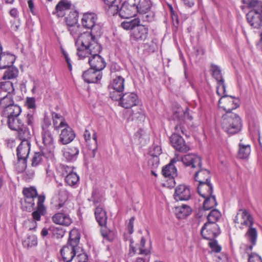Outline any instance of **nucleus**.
I'll return each mask as SVG.
<instances>
[{
    "label": "nucleus",
    "instance_id": "obj_1",
    "mask_svg": "<svg viewBox=\"0 0 262 262\" xmlns=\"http://www.w3.org/2000/svg\"><path fill=\"white\" fill-rule=\"evenodd\" d=\"M82 38L79 44L76 45L78 58H88L91 68L100 72L106 66L104 58L99 54L101 50L100 45L98 41L90 42L92 37L89 35H84Z\"/></svg>",
    "mask_w": 262,
    "mask_h": 262
},
{
    "label": "nucleus",
    "instance_id": "obj_2",
    "mask_svg": "<svg viewBox=\"0 0 262 262\" xmlns=\"http://www.w3.org/2000/svg\"><path fill=\"white\" fill-rule=\"evenodd\" d=\"M97 21V15L94 12H87L82 14L81 19V25L85 29H90L91 32H84L82 34L76 41V45L79 44V42L80 40L81 41L84 35H89L92 37L90 42L98 41V38L102 34V26Z\"/></svg>",
    "mask_w": 262,
    "mask_h": 262
},
{
    "label": "nucleus",
    "instance_id": "obj_3",
    "mask_svg": "<svg viewBox=\"0 0 262 262\" xmlns=\"http://www.w3.org/2000/svg\"><path fill=\"white\" fill-rule=\"evenodd\" d=\"M123 71L119 67H112L111 80L108 86L110 97L112 100L118 101L120 98L124 89V78L122 76Z\"/></svg>",
    "mask_w": 262,
    "mask_h": 262
},
{
    "label": "nucleus",
    "instance_id": "obj_4",
    "mask_svg": "<svg viewBox=\"0 0 262 262\" xmlns=\"http://www.w3.org/2000/svg\"><path fill=\"white\" fill-rule=\"evenodd\" d=\"M80 235L77 230H72L69 233V239L66 245L60 250V253L64 262H71L77 253L79 252L78 244Z\"/></svg>",
    "mask_w": 262,
    "mask_h": 262
},
{
    "label": "nucleus",
    "instance_id": "obj_5",
    "mask_svg": "<svg viewBox=\"0 0 262 262\" xmlns=\"http://www.w3.org/2000/svg\"><path fill=\"white\" fill-rule=\"evenodd\" d=\"M221 124L223 129L229 134H235L242 128V120L239 116L235 113H228L223 115Z\"/></svg>",
    "mask_w": 262,
    "mask_h": 262
},
{
    "label": "nucleus",
    "instance_id": "obj_6",
    "mask_svg": "<svg viewBox=\"0 0 262 262\" xmlns=\"http://www.w3.org/2000/svg\"><path fill=\"white\" fill-rule=\"evenodd\" d=\"M7 122L11 130L18 132L19 138H31V134L29 128L18 117L10 118L7 120Z\"/></svg>",
    "mask_w": 262,
    "mask_h": 262
},
{
    "label": "nucleus",
    "instance_id": "obj_7",
    "mask_svg": "<svg viewBox=\"0 0 262 262\" xmlns=\"http://www.w3.org/2000/svg\"><path fill=\"white\" fill-rule=\"evenodd\" d=\"M68 198V193L62 187L61 184L57 186V190L51 201V207L55 210H58L63 207Z\"/></svg>",
    "mask_w": 262,
    "mask_h": 262
},
{
    "label": "nucleus",
    "instance_id": "obj_8",
    "mask_svg": "<svg viewBox=\"0 0 262 262\" xmlns=\"http://www.w3.org/2000/svg\"><path fill=\"white\" fill-rule=\"evenodd\" d=\"M119 13V16L122 18H128L135 16L138 12L136 3L133 0L125 1L122 4L121 8L118 10L114 11V14Z\"/></svg>",
    "mask_w": 262,
    "mask_h": 262
},
{
    "label": "nucleus",
    "instance_id": "obj_9",
    "mask_svg": "<svg viewBox=\"0 0 262 262\" xmlns=\"http://www.w3.org/2000/svg\"><path fill=\"white\" fill-rule=\"evenodd\" d=\"M219 107L223 110L226 113H232L231 111L237 108L240 105V101L238 98L231 96H224L219 101Z\"/></svg>",
    "mask_w": 262,
    "mask_h": 262
},
{
    "label": "nucleus",
    "instance_id": "obj_10",
    "mask_svg": "<svg viewBox=\"0 0 262 262\" xmlns=\"http://www.w3.org/2000/svg\"><path fill=\"white\" fill-rule=\"evenodd\" d=\"M152 5L151 0H139L136 4L138 12L142 15L143 21H150L153 19L154 14L150 12Z\"/></svg>",
    "mask_w": 262,
    "mask_h": 262
},
{
    "label": "nucleus",
    "instance_id": "obj_11",
    "mask_svg": "<svg viewBox=\"0 0 262 262\" xmlns=\"http://www.w3.org/2000/svg\"><path fill=\"white\" fill-rule=\"evenodd\" d=\"M253 8L247 14V19L251 26L258 29L262 26V5Z\"/></svg>",
    "mask_w": 262,
    "mask_h": 262
},
{
    "label": "nucleus",
    "instance_id": "obj_12",
    "mask_svg": "<svg viewBox=\"0 0 262 262\" xmlns=\"http://www.w3.org/2000/svg\"><path fill=\"white\" fill-rule=\"evenodd\" d=\"M234 222L240 225V228L249 227L253 225V219L250 213L246 210L240 209L235 216Z\"/></svg>",
    "mask_w": 262,
    "mask_h": 262
},
{
    "label": "nucleus",
    "instance_id": "obj_13",
    "mask_svg": "<svg viewBox=\"0 0 262 262\" xmlns=\"http://www.w3.org/2000/svg\"><path fill=\"white\" fill-rule=\"evenodd\" d=\"M220 233L219 227L216 223L207 222L202 227L201 234L204 238L211 240Z\"/></svg>",
    "mask_w": 262,
    "mask_h": 262
},
{
    "label": "nucleus",
    "instance_id": "obj_14",
    "mask_svg": "<svg viewBox=\"0 0 262 262\" xmlns=\"http://www.w3.org/2000/svg\"><path fill=\"white\" fill-rule=\"evenodd\" d=\"M30 138H19L20 143L16 149V154L18 160H27L30 151L31 143L29 141Z\"/></svg>",
    "mask_w": 262,
    "mask_h": 262
},
{
    "label": "nucleus",
    "instance_id": "obj_15",
    "mask_svg": "<svg viewBox=\"0 0 262 262\" xmlns=\"http://www.w3.org/2000/svg\"><path fill=\"white\" fill-rule=\"evenodd\" d=\"M118 100L120 101V105L125 108L136 106L139 103L138 96L134 93H125L122 96H120V98Z\"/></svg>",
    "mask_w": 262,
    "mask_h": 262
},
{
    "label": "nucleus",
    "instance_id": "obj_16",
    "mask_svg": "<svg viewBox=\"0 0 262 262\" xmlns=\"http://www.w3.org/2000/svg\"><path fill=\"white\" fill-rule=\"evenodd\" d=\"M170 141L172 147L179 151L186 152L189 150V146L179 135L173 134L170 138Z\"/></svg>",
    "mask_w": 262,
    "mask_h": 262
},
{
    "label": "nucleus",
    "instance_id": "obj_17",
    "mask_svg": "<svg viewBox=\"0 0 262 262\" xmlns=\"http://www.w3.org/2000/svg\"><path fill=\"white\" fill-rule=\"evenodd\" d=\"M42 142L49 152V157H53L55 148L53 137L49 130L46 129L44 127H42Z\"/></svg>",
    "mask_w": 262,
    "mask_h": 262
},
{
    "label": "nucleus",
    "instance_id": "obj_18",
    "mask_svg": "<svg viewBox=\"0 0 262 262\" xmlns=\"http://www.w3.org/2000/svg\"><path fill=\"white\" fill-rule=\"evenodd\" d=\"M148 30L145 25L140 24L133 30L130 35L132 41H144L147 37Z\"/></svg>",
    "mask_w": 262,
    "mask_h": 262
},
{
    "label": "nucleus",
    "instance_id": "obj_19",
    "mask_svg": "<svg viewBox=\"0 0 262 262\" xmlns=\"http://www.w3.org/2000/svg\"><path fill=\"white\" fill-rule=\"evenodd\" d=\"M191 196L189 187L185 185H179L176 189L173 194L174 199L177 201H187Z\"/></svg>",
    "mask_w": 262,
    "mask_h": 262
},
{
    "label": "nucleus",
    "instance_id": "obj_20",
    "mask_svg": "<svg viewBox=\"0 0 262 262\" xmlns=\"http://www.w3.org/2000/svg\"><path fill=\"white\" fill-rule=\"evenodd\" d=\"M181 161L186 166L191 168L200 167L202 166V160L196 154H189L182 157Z\"/></svg>",
    "mask_w": 262,
    "mask_h": 262
},
{
    "label": "nucleus",
    "instance_id": "obj_21",
    "mask_svg": "<svg viewBox=\"0 0 262 262\" xmlns=\"http://www.w3.org/2000/svg\"><path fill=\"white\" fill-rule=\"evenodd\" d=\"M23 192L24 195L25 202L28 204L27 208H29V209L33 208L35 205L34 199L37 196L36 189L33 187L25 188Z\"/></svg>",
    "mask_w": 262,
    "mask_h": 262
},
{
    "label": "nucleus",
    "instance_id": "obj_22",
    "mask_svg": "<svg viewBox=\"0 0 262 262\" xmlns=\"http://www.w3.org/2000/svg\"><path fill=\"white\" fill-rule=\"evenodd\" d=\"M82 77L87 83H97L101 79L102 74L100 71L90 68L83 73Z\"/></svg>",
    "mask_w": 262,
    "mask_h": 262
},
{
    "label": "nucleus",
    "instance_id": "obj_23",
    "mask_svg": "<svg viewBox=\"0 0 262 262\" xmlns=\"http://www.w3.org/2000/svg\"><path fill=\"white\" fill-rule=\"evenodd\" d=\"M53 222L56 224L69 226L72 223L70 215L65 212H57L52 217Z\"/></svg>",
    "mask_w": 262,
    "mask_h": 262
},
{
    "label": "nucleus",
    "instance_id": "obj_24",
    "mask_svg": "<svg viewBox=\"0 0 262 262\" xmlns=\"http://www.w3.org/2000/svg\"><path fill=\"white\" fill-rule=\"evenodd\" d=\"M91 134V132L86 129L84 132L83 136L88 143L92 141V144H93V147L90 146V145H89V146L90 150H92V156L93 158H94L97 149V136L96 133L94 130H92V137Z\"/></svg>",
    "mask_w": 262,
    "mask_h": 262
},
{
    "label": "nucleus",
    "instance_id": "obj_25",
    "mask_svg": "<svg viewBox=\"0 0 262 262\" xmlns=\"http://www.w3.org/2000/svg\"><path fill=\"white\" fill-rule=\"evenodd\" d=\"M15 59L14 55L7 52H2L0 54V69H6L12 66Z\"/></svg>",
    "mask_w": 262,
    "mask_h": 262
},
{
    "label": "nucleus",
    "instance_id": "obj_26",
    "mask_svg": "<svg viewBox=\"0 0 262 262\" xmlns=\"http://www.w3.org/2000/svg\"><path fill=\"white\" fill-rule=\"evenodd\" d=\"M75 138V134L74 132L68 125L61 130L59 141L62 144H67L71 142Z\"/></svg>",
    "mask_w": 262,
    "mask_h": 262
},
{
    "label": "nucleus",
    "instance_id": "obj_27",
    "mask_svg": "<svg viewBox=\"0 0 262 262\" xmlns=\"http://www.w3.org/2000/svg\"><path fill=\"white\" fill-rule=\"evenodd\" d=\"M162 173L165 177L169 179L171 186L175 184L174 178L177 176V170L174 165L170 163L166 165L163 168Z\"/></svg>",
    "mask_w": 262,
    "mask_h": 262
},
{
    "label": "nucleus",
    "instance_id": "obj_28",
    "mask_svg": "<svg viewBox=\"0 0 262 262\" xmlns=\"http://www.w3.org/2000/svg\"><path fill=\"white\" fill-rule=\"evenodd\" d=\"M21 112V109L19 106L16 104L9 106L3 111L2 115L7 118V120L10 118H14L18 117Z\"/></svg>",
    "mask_w": 262,
    "mask_h": 262
},
{
    "label": "nucleus",
    "instance_id": "obj_29",
    "mask_svg": "<svg viewBox=\"0 0 262 262\" xmlns=\"http://www.w3.org/2000/svg\"><path fill=\"white\" fill-rule=\"evenodd\" d=\"M62 152L63 157L67 161L73 162L77 159L79 149L75 146H68L64 148Z\"/></svg>",
    "mask_w": 262,
    "mask_h": 262
},
{
    "label": "nucleus",
    "instance_id": "obj_30",
    "mask_svg": "<svg viewBox=\"0 0 262 262\" xmlns=\"http://www.w3.org/2000/svg\"><path fill=\"white\" fill-rule=\"evenodd\" d=\"M71 7V3L68 0H61L56 5L55 11L53 13L58 17H63L66 13L69 10Z\"/></svg>",
    "mask_w": 262,
    "mask_h": 262
},
{
    "label": "nucleus",
    "instance_id": "obj_31",
    "mask_svg": "<svg viewBox=\"0 0 262 262\" xmlns=\"http://www.w3.org/2000/svg\"><path fill=\"white\" fill-rule=\"evenodd\" d=\"M37 210L32 212V215L34 220L35 221H40L41 215H42L45 211V208L43 205L45 197L39 195L37 197Z\"/></svg>",
    "mask_w": 262,
    "mask_h": 262
},
{
    "label": "nucleus",
    "instance_id": "obj_32",
    "mask_svg": "<svg viewBox=\"0 0 262 262\" xmlns=\"http://www.w3.org/2000/svg\"><path fill=\"white\" fill-rule=\"evenodd\" d=\"M199 194L202 197H208L212 193L213 187L210 182L200 183L198 186Z\"/></svg>",
    "mask_w": 262,
    "mask_h": 262
},
{
    "label": "nucleus",
    "instance_id": "obj_33",
    "mask_svg": "<svg viewBox=\"0 0 262 262\" xmlns=\"http://www.w3.org/2000/svg\"><path fill=\"white\" fill-rule=\"evenodd\" d=\"M245 237L247 240L251 244L249 246V249L252 250L253 247L256 245L257 238V231L256 229L252 226L248 227V230L245 234Z\"/></svg>",
    "mask_w": 262,
    "mask_h": 262
},
{
    "label": "nucleus",
    "instance_id": "obj_34",
    "mask_svg": "<svg viewBox=\"0 0 262 262\" xmlns=\"http://www.w3.org/2000/svg\"><path fill=\"white\" fill-rule=\"evenodd\" d=\"M95 218L100 226L106 225L107 221L106 212L101 207H97L95 210Z\"/></svg>",
    "mask_w": 262,
    "mask_h": 262
},
{
    "label": "nucleus",
    "instance_id": "obj_35",
    "mask_svg": "<svg viewBox=\"0 0 262 262\" xmlns=\"http://www.w3.org/2000/svg\"><path fill=\"white\" fill-rule=\"evenodd\" d=\"M251 153V146L248 144H244L242 141L238 144L237 156L239 159H246Z\"/></svg>",
    "mask_w": 262,
    "mask_h": 262
},
{
    "label": "nucleus",
    "instance_id": "obj_36",
    "mask_svg": "<svg viewBox=\"0 0 262 262\" xmlns=\"http://www.w3.org/2000/svg\"><path fill=\"white\" fill-rule=\"evenodd\" d=\"M210 174L207 169H201L195 172L194 179L199 184L210 182Z\"/></svg>",
    "mask_w": 262,
    "mask_h": 262
},
{
    "label": "nucleus",
    "instance_id": "obj_37",
    "mask_svg": "<svg viewBox=\"0 0 262 262\" xmlns=\"http://www.w3.org/2000/svg\"><path fill=\"white\" fill-rule=\"evenodd\" d=\"M53 125L55 129L64 127L68 124L62 116L60 114L53 113L52 114Z\"/></svg>",
    "mask_w": 262,
    "mask_h": 262
},
{
    "label": "nucleus",
    "instance_id": "obj_38",
    "mask_svg": "<svg viewBox=\"0 0 262 262\" xmlns=\"http://www.w3.org/2000/svg\"><path fill=\"white\" fill-rule=\"evenodd\" d=\"M191 208L187 205H182L175 208L174 212L179 219H183L190 214Z\"/></svg>",
    "mask_w": 262,
    "mask_h": 262
},
{
    "label": "nucleus",
    "instance_id": "obj_39",
    "mask_svg": "<svg viewBox=\"0 0 262 262\" xmlns=\"http://www.w3.org/2000/svg\"><path fill=\"white\" fill-rule=\"evenodd\" d=\"M51 158L52 157H49V154L46 155V149H42L41 152H35L33 156L32 159L31 165L33 167H36L39 165L45 158Z\"/></svg>",
    "mask_w": 262,
    "mask_h": 262
},
{
    "label": "nucleus",
    "instance_id": "obj_40",
    "mask_svg": "<svg viewBox=\"0 0 262 262\" xmlns=\"http://www.w3.org/2000/svg\"><path fill=\"white\" fill-rule=\"evenodd\" d=\"M67 29L71 35L74 38L75 44L76 45V41L82 34L81 33V28L80 25L78 23L73 25L68 26Z\"/></svg>",
    "mask_w": 262,
    "mask_h": 262
},
{
    "label": "nucleus",
    "instance_id": "obj_41",
    "mask_svg": "<svg viewBox=\"0 0 262 262\" xmlns=\"http://www.w3.org/2000/svg\"><path fill=\"white\" fill-rule=\"evenodd\" d=\"M67 26L78 24V13L76 11H71L69 14L65 17Z\"/></svg>",
    "mask_w": 262,
    "mask_h": 262
},
{
    "label": "nucleus",
    "instance_id": "obj_42",
    "mask_svg": "<svg viewBox=\"0 0 262 262\" xmlns=\"http://www.w3.org/2000/svg\"><path fill=\"white\" fill-rule=\"evenodd\" d=\"M203 198L205 199L203 203V207L205 210H209L216 206L217 203L214 195L211 194L208 197Z\"/></svg>",
    "mask_w": 262,
    "mask_h": 262
},
{
    "label": "nucleus",
    "instance_id": "obj_43",
    "mask_svg": "<svg viewBox=\"0 0 262 262\" xmlns=\"http://www.w3.org/2000/svg\"><path fill=\"white\" fill-rule=\"evenodd\" d=\"M18 74V69L14 66H11L8 68L5 72L3 78L4 80L14 79L17 77Z\"/></svg>",
    "mask_w": 262,
    "mask_h": 262
},
{
    "label": "nucleus",
    "instance_id": "obj_44",
    "mask_svg": "<svg viewBox=\"0 0 262 262\" xmlns=\"http://www.w3.org/2000/svg\"><path fill=\"white\" fill-rule=\"evenodd\" d=\"M23 246L25 248H31L37 246V238L35 235H29L23 241Z\"/></svg>",
    "mask_w": 262,
    "mask_h": 262
},
{
    "label": "nucleus",
    "instance_id": "obj_45",
    "mask_svg": "<svg viewBox=\"0 0 262 262\" xmlns=\"http://www.w3.org/2000/svg\"><path fill=\"white\" fill-rule=\"evenodd\" d=\"M140 23L139 18H135L129 21H124L121 23V27L125 30H133L136 29Z\"/></svg>",
    "mask_w": 262,
    "mask_h": 262
},
{
    "label": "nucleus",
    "instance_id": "obj_46",
    "mask_svg": "<svg viewBox=\"0 0 262 262\" xmlns=\"http://www.w3.org/2000/svg\"><path fill=\"white\" fill-rule=\"evenodd\" d=\"M65 180L69 185L74 186L78 182L79 178L76 173L72 171L66 176Z\"/></svg>",
    "mask_w": 262,
    "mask_h": 262
},
{
    "label": "nucleus",
    "instance_id": "obj_47",
    "mask_svg": "<svg viewBox=\"0 0 262 262\" xmlns=\"http://www.w3.org/2000/svg\"><path fill=\"white\" fill-rule=\"evenodd\" d=\"M221 217V212L217 209L211 210L207 216L208 223H216Z\"/></svg>",
    "mask_w": 262,
    "mask_h": 262
},
{
    "label": "nucleus",
    "instance_id": "obj_48",
    "mask_svg": "<svg viewBox=\"0 0 262 262\" xmlns=\"http://www.w3.org/2000/svg\"><path fill=\"white\" fill-rule=\"evenodd\" d=\"M1 93L7 92V94L11 95L14 89L13 83L11 81H8L1 83L0 85Z\"/></svg>",
    "mask_w": 262,
    "mask_h": 262
},
{
    "label": "nucleus",
    "instance_id": "obj_49",
    "mask_svg": "<svg viewBox=\"0 0 262 262\" xmlns=\"http://www.w3.org/2000/svg\"><path fill=\"white\" fill-rule=\"evenodd\" d=\"M13 104V100L11 95L6 94L0 100V106L3 108V110L7 107Z\"/></svg>",
    "mask_w": 262,
    "mask_h": 262
},
{
    "label": "nucleus",
    "instance_id": "obj_50",
    "mask_svg": "<svg viewBox=\"0 0 262 262\" xmlns=\"http://www.w3.org/2000/svg\"><path fill=\"white\" fill-rule=\"evenodd\" d=\"M24 121L27 124L26 126L29 129L33 128L34 124V117L33 112L30 111L25 115Z\"/></svg>",
    "mask_w": 262,
    "mask_h": 262
},
{
    "label": "nucleus",
    "instance_id": "obj_51",
    "mask_svg": "<svg viewBox=\"0 0 262 262\" xmlns=\"http://www.w3.org/2000/svg\"><path fill=\"white\" fill-rule=\"evenodd\" d=\"M211 70L213 76L215 78L217 81L224 80L221 74V69L218 66L212 64Z\"/></svg>",
    "mask_w": 262,
    "mask_h": 262
},
{
    "label": "nucleus",
    "instance_id": "obj_52",
    "mask_svg": "<svg viewBox=\"0 0 262 262\" xmlns=\"http://www.w3.org/2000/svg\"><path fill=\"white\" fill-rule=\"evenodd\" d=\"M216 93L219 96L221 97L227 96L226 95V86L224 80L217 81Z\"/></svg>",
    "mask_w": 262,
    "mask_h": 262
},
{
    "label": "nucleus",
    "instance_id": "obj_53",
    "mask_svg": "<svg viewBox=\"0 0 262 262\" xmlns=\"http://www.w3.org/2000/svg\"><path fill=\"white\" fill-rule=\"evenodd\" d=\"M132 117V120H143L145 118L144 111L140 107H138L137 111H133Z\"/></svg>",
    "mask_w": 262,
    "mask_h": 262
},
{
    "label": "nucleus",
    "instance_id": "obj_54",
    "mask_svg": "<svg viewBox=\"0 0 262 262\" xmlns=\"http://www.w3.org/2000/svg\"><path fill=\"white\" fill-rule=\"evenodd\" d=\"M79 252L77 253V254L75 256V260L76 262H87L88 256L83 252L82 249L79 247Z\"/></svg>",
    "mask_w": 262,
    "mask_h": 262
},
{
    "label": "nucleus",
    "instance_id": "obj_55",
    "mask_svg": "<svg viewBox=\"0 0 262 262\" xmlns=\"http://www.w3.org/2000/svg\"><path fill=\"white\" fill-rule=\"evenodd\" d=\"M242 1L245 5L244 6H241L243 10H244V8L246 7L249 8H252L260 6L258 4V0H242Z\"/></svg>",
    "mask_w": 262,
    "mask_h": 262
},
{
    "label": "nucleus",
    "instance_id": "obj_56",
    "mask_svg": "<svg viewBox=\"0 0 262 262\" xmlns=\"http://www.w3.org/2000/svg\"><path fill=\"white\" fill-rule=\"evenodd\" d=\"M209 241L208 245L212 251L216 253L220 252L222 250V247L218 244L217 241L214 238Z\"/></svg>",
    "mask_w": 262,
    "mask_h": 262
},
{
    "label": "nucleus",
    "instance_id": "obj_57",
    "mask_svg": "<svg viewBox=\"0 0 262 262\" xmlns=\"http://www.w3.org/2000/svg\"><path fill=\"white\" fill-rule=\"evenodd\" d=\"M27 167V160H18L15 166V169L18 172H24Z\"/></svg>",
    "mask_w": 262,
    "mask_h": 262
},
{
    "label": "nucleus",
    "instance_id": "obj_58",
    "mask_svg": "<svg viewBox=\"0 0 262 262\" xmlns=\"http://www.w3.org/2000/svg\"><path fill=\"white\" fill-rule=\"evenodd\" d=\"M145 244V239L144 237H142L140 241V246L139 247V254L142 255H148L150 253V251L148 249H144Z\"/></svg>",
    "mask_w": 262,
    "mask_h": 262
},
{
    "label": "nucleus",
    "instance_id": "obj_59",
    "mask_svg": "<svg viewBox=\"0 0 262 262\" xmlns=\"http://www.w3.org/2000/svg\"><path fill=\"white\" fill-rule=\"evenodd\" d=\"M52 232L53 235L57 238H59L63 237L65 233V231L61 228L56 227L53 228L52 229Z\"/></svg>",
    "mask_w": 262,
    "mask_h": 262
},
{
    "label": "nucleus",
    "instance_id": "obj_60",
    "mask_svg": "<svg viewBox=\"0 0 262 262\" xmlns=\"http://www.w3.org/2000/svg\"><path fill=\"white\" fill-rule=\"evenodd\" d=\"M162 153V149L159 146H154L149 150L150 156H159Z\"/></svg>",
    "mask_w": 262,
    "mask_h": 262
},
{
    "label": "nucleus",
    "instance_id": "obj_61",
    "mask_svg": "<svg viewBox=\"0 0 262 262\" xmlns=\"http://www.w3.org/2000/svg\"><path fill=\"white\" fill-rule=\"evenodd\" d=\"M105 5L111 9H114V11L118 10V6L117 4V0H102Z\"/></svg>",
    "mask_w": 262,
    "mask_h": 262
},
{
    "label": "nucleus",
    "instance_id": "obj_62",
    "mask_svg": "<svg viewBox=\"0 0 262 262\" xmlns=\"http://www.w3.org/2000/svg\"><path fill=\"white\" fill-rule=\"evenodd\" d=\"M173 113L174 118L180 119L183 116L184 110L180 106L178 105L176 108H173Z\"/></svg>",
    "mask_w": 262,
    "mask_h": 262
},
{
    "label": "nucleus",
    "instance_id": "obj_63",
    "mask_svg": "<svg viewBox=\"0 0 262 262\" xmlns=\"http://www.w3.org/2000/svg\"><path fill=\"white\" fill-rule=\"evenodd\" d=\"M248 262H262V258L258 254L252 253L249 255Z\"/></svg>",
    "mask_w": 262,
    "mask_h": 262
},
{
    "label": "nucleus",
    "instance_id": "obj_64",
    "mask_svg": "<svg viewBox=\"0 0 262 262\" xmlns=\"http://www.w3.org/2000/svg\"><path fill=\"white\" fill-rule=\"evenodd\" d=\"M26 104L29 108L34 109L36 107L35 99L34 98H27Z\"/></svg>",
    "mask_w": 262,
    "mask_h": 262
}]
</instances>
